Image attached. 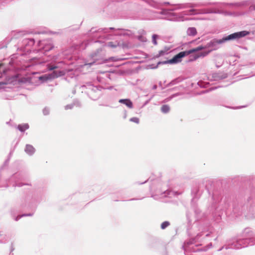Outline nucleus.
<instances>
[{
	"mask_svg": "<svg viewBox=\"0 0 255 255\" xmlns=\"http://www.w3.org/2000/svg\"><path fill=\"white\" fill-rule=\"evenodd\" d=\"M206 48V46H199L196 48L191 49L188 51H183L175 55L172 59L165 61L164 63L174 64L177 63L181 61L182 58L188 55L191 53L202 50Z\"/></svg>",
	"mask_w": 255,
	"mask_h": 255,
	"instance_id": "obj_1",
	"label": "nucleus"
},
{
	"mask_svg": "<svg viewBox=\"0 0 255 255\" xmlns=\"http://www.w3.org/2000/svg\"><path fill=\"white\" fill-rule=\"evenodd\" d=\"M249 34L250 32L249 31L245 30L235 32L223 38L222 39L216 40V42L220 44L226 41L238 39L240 38L248 35Z\"/></svg>",
	"mask_w": 255,
	"mask_h": 255,
	"instance_id": "obj_2",
	"label": "nucleus"
},
{
	"mask_svg": "<svg viewBox=\"0 0 255 255\" xmlns=\"http://www.w3.org/2000/svg\"><path fill=\"white\" fill-rule=\"evenodd\" d=\"M59 75H58L57 74L56 72L54 71L52 74L48 75H44L42 76H40V77H39V79L41 80L46 81V80H47L48 79H50L51 78L57 77Z\"/></svg>",
	"mask_w": 255,
	"mask_h": 255,
	"instance_id": "obj_3",
	"label": "nucleus"
},
{
	"mask_svg": "<svg viewBox=\"0 0 255 255\" xmlns=\"http://www.w3.org/2000/svg\"><path fill=\"white\" fill-rule=\"evenodd\" d=\"M119 103L126 105L129 108H132L133 107L132 103L129 99H121Z\"/></svg>",
	"mask_w": 255,
	"mask_h": 255,
	"instance_id": "obj_4",
	"label": "nucleus"
},
{
	"mask_svg": "<svg viewBox=\"0 0 255 255\" xmlns=\"http://www.w3.org/2000/svg\"><path fill=\"white\" fill-rule=\"evenodd\" d=\"M188 35L194 36L197 34V31L194 27H190L187 29V31Z\"/></svg>",
	"mask_w": 255,
	"mask_h": 255,
	"instance_id": "obj_5",
	"label": "nucleus"
},
{
	"mask_svg": "<svg viewBox=\"0 0 255 255\" xmlns=\"http://www.w3.org/2000/svg\"><path fill=\"white\" fill-rule=\"evenodd\" d=\"M29 128L28 124L19 125L18 126V129L21 131H24Z\"/></svg>",
	"mask_w": 255,
	"mask_h": 255,
	"instance_id": "obj_6",
	"label": "nucleus"
},
{
	"mask_svg": "<svg viewBox=\"0 0 255 255\" xmlns=\"http://www.w3.org/2000/svg\"><path fill=\"white\" fill-rule=\"evenodd\" d=\"M25 151L29 154H32L34 152V148L30 145H27L25 148Z\"/></svg>",
	"mask_w": 255,
	"mask_h": 255,
	"instance_id": "obj_7",
	"label": "nucleus"
},
{
	"mask_svg": "<svg viewBox=\"0 0 255 255\" xmlns=\"http://www.w3.org/2000/svg\"><path fill=\"white\" fill-rule=\"evenodd\" d=\"M170 110L169 107L167 105H163L161 108V111L163 113H167Z\"/></svg>",
	"mask_w": 255,
	"mask_h": 255,
	"instance_id": "obj_8",
	"label": "nucleus"
},
{
	"mask_svg": "<svg viewBox=\"0 0 255 255\" xmlns=\"http://www.w3.org/2000/svg\"><path fill=\"white\" fill-rule=\"evenodd\" d=\"M211 51V50H209L208 51L202 52L200 53V54L197 55L196 58H199L201 56H203V57L207 55Z\"/></svg>",
	"mask_w": 255,
	"mask_h": 255,
	"instance_id": "obj_9",
	"label": "nucleus"
},
{
	"mask_svg": "<svg viewBox=\"0 0 255 255\" xmlns=\"http://www.w3.org/2000/svg\"><path fill=\"white\" fill-rule=\"evenodd\" d=\"M170 225V223L167 221L163 222L161 225V228L162 229H164Z\"/></svg>",
	"mask_w": 255,
	"mask_h": 255,
	"instance_id": "obj_10",
	"label": "nucleus"
},
{
	"mask_svg": "<svg viewBox=\"0 0 255 255\" xmlns=\"http://www.w3.org/2000/svg\"><path fill=\"white\" fill-rule=\"evenodd\" d=\"M118 60V59L116 58L115 57H111L109 59H106L104 60V62H108L109 61H117Z\"/></svg>",
	"mask_w": 255,
	"mask_h": 255,
	"instance_id": "obj_11",
	"label": "nucleus"
},
{
	"mask_svg": "<svg viewBox=\"0 0 255 255\" xmlns=\"http://www.w3.org/2000/svg\"><path fill=\"white\" fill-rule=\"evenodd\" d=\"M129 121L130 122L135 123L137 124H139V119L136 117L132 118L130 119Z\"/></svg>",
	"mask_w": 255,
	"mask_h": 255,
	"instance_id": "obj_12",
	"label": "nucleus"
},
{
	"mask_svg": "<svg viewBox=\"0 0 255 255\" xmlns=\"http://www.w3.org/2000/svg\"><path fill=\"white\" fill-rule=\"evenodd\" d=\"M158 36L156 34H153L152 37V42L154 45H156L157 44L156 38H157Z\"/></svg>",
	"mask_w": 255,
	"mask_h": 255,
	"instance_id": "obj_13",
	"label": "nucleus"
},
{
	"mask_svg": "<svg viewBox=\"0 0 255 255\" xmlns=\"http://www.w3.org/2000/svg\"><path fill=\"white\" fill-rule=\"evenodd\" d=\"M107 44L109 47H110L111 48H116L117 46V45L114 44L113 42H109Z\"/></svg>",
	"mask_w": 255,
	"mask_h": 255,
	"instance_id": "obj_14",
	"label": "nucleus"
},
{
	"mask_svg": "<svg viewBox=\"0 0 255 255\" xmlns=\"http://www.w3.org/2000/svg\"><path fill=\"white\" fill-rule=\"evenodd\" d=\"M57 68L56 66H49L48 68L49 70H53L54 69H55Z\"/></svg>",
	"mask_w": 255,
	"mask_h": 255,
	"instance_id": "obj_15",
	"label": "nucleus"
},
{
	"mask_svg": "<svg viewBox=\"0 0 255 255\" xmlns=\"http://www.w3.org/2000/svg\"><path fill=\"white\" fill-rule=\"evenodd\" d=\"M6 84H7V83H6V82H0V86L6 85Z\"/></svg>",
	"mask_w": 255,
	"mask_h": 255,
	"instance_id": "obj_16",
	"label": "nucleus"
},
{
	"mask_svg": "<svg viewBox=\"0 0 255 255\" xmlns=\"http://www.w3.org/2000/svg\"><path fill=\"white\" fill-rule=\"evenodd\" d=\"M95 62V61H94L93 63H89V64H85V65H92V64L94 63Z\"/></svg>",
	"mask_w": 255,
	"mask_h": 255,
	"instance_id": "obj_17",
	"label": "nucleus"
},
{
	"mask_svg": "<svg viewBox=\"0 0 255 255\" xmlns=\"http://www.w3.org/2000/svg\"><path fill=\"white\" fill-rule=\"evenodd\" d=\"M63 74V73L62 72H59V75H61Z\"/></svg>",
	"mask_w": 255,
	"mask_h": 255,
	"instance_id": "obj_18",
	"label": "nucleus"
},
{
	"mask_svg": "<svg viewBox=\"0 0 255 255\" xmlns=\"http://www.w3.org/2000/svg\"><path fill=\"white\" fill-rule=\"evenodd\" d=\"M211 44L210 43H209V44L208 45L207 47H210V46H211Z\"/></svg>",
	"mask_w": 255,
	"mask_h": 255,
	"instance_id": "obj_19",
	"label": "nucleus"
},
{
	"mask_svg": "<svg viewBox=\"0 0 255 255\" xmlns=\"http://www.w3.org/2000/svg\"><path fill=\"white\" fill-rule=\"evenodd\" d=\"M96 54H93V55H92V57H94V56H96Z\"/></svg>",
	"mask_w": 255,
	"mask_h": 255,
	"instance_id": "obj_20",
	"label": "nucleus"
},
{
	"mask_svg": "<svg viewBox=\"0 0 255 255\" xmlns=\"http://www.w3.org/2000/svg\"><path fill=\"white\" fill-rule=\"evenodd\" d=\"M3 66V64H0V68Z\"/></svg>",
	"mask_w": 255,
	"mask_h": 255,
	"instance_id": "obj_21",
	"label": "nucleus"
}]
</instances>
